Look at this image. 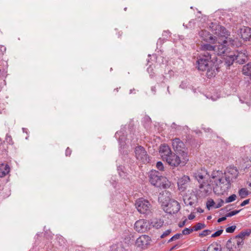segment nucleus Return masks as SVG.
<instances>
[{
  "label": "nucleus",
  "mask_w": 251,
  "mask_h": 251,
  "mask_svg": "<svg viewBox=\"0 0 251 251\" xmlns=\"http://www.w3.org/2000/svg\"><path fill=\"white\" fill-rule=\"evenodd\" d=\"M211 59V58L200 55L197 61L198 69L201 71H206V76L208 78L215 76L219 69L217 65Z\"/></svg>",
  "instance_id": "f257e3e1"
},
{
  "label": "nucleus",
  "mask_w": 251,
  "mask_h": 251,
  "mask_svg": "<svg viewBox=\"0 0 251 251\" xmlns=\"http://www.w3.org/2000/svg\"><path fill=\"white\" fill-rule=\"evenodd\" d=\"M232 243L233 246L235 249L237 250H240L244 244L243 239L239 238V237H236V236H235V237L228 240L226 244V247L229 250V251H231V250L233 249V247L232 245Z\"/></svg>",
  "instance_id": "9d476101"
},
{
  "label": "nucleus",
  "mask_w": 251,
  "mask_h": 251,
  "mask_svg": "<svg viewBox=\"0 0 251 251\" xmlns=\"http://www.w3.org/2000/svg\"><path fill=\"white\" fill-rule=\"evenodd\" d=\"M195 216L193 214H190L189 215L188 218L189 220H193L195 218Z\"/></svg>",
  "instance_id": "4d7b16f0"
},
{
  "label": "nucleus",
  "mask_w": 251,
  "mask_h": 251,
  "mask_svg": "<svg viewBox=\"0 0 251 251\" xmlns=\"http://www.w3.org/2000/svg\"><path fill=\"white\" fill-rule=\"evenodd\" d=\"M197 212H199V213H202V212H203V209H201V208H200V207L198 208H197Z\"/></svg>",
  "instance_id": "13d9d810"
},
{
  "label": "nucleus",
  "mask_w": 251,
  "mask_h": 251,
  "mask_svg": "<svg viewBox=\"0 0 251 251\" xmlns=\"http://www.w3.org/2000/svg\"><path fill=\"white\" fill-rule=\"evenodd\" d=\"M147 71L151 78H153L154 76H155L156 73V68L155 65H154L153 67H152L151 65H150V66L147 69Z\"/></svg>",
  "instance_id": "473e14b6"
},
{
  "label": "nucleus",
  "mask_w": 251,
  "mask_h": 251,
  "mask_svg": "<svg viewBox=\"0 0 251 251\" xmlns=\"http://www.w3.org/2000/svg\"><path fill=\"white\" fill-rule=\"evenodd\" d=\"M180 208L179 203L176 201H173L168 205L163 207L162 209L167 213L172 215L177 213Z\"/></svg>",
  "instance_id": "ddd939ff"
},
{
  "label": "nucleus",
  "mask_w": 251,
  "mask_h": 251,
  "mask_svg": "<svg viewBox=\"0 0 251 251\" xmlns=\"http://www.w3.org/2000/svg\"><path fill=\"white\" fill-rule=\"evenodd\" d=\"M171 193L166 190L162 191V193L160 192L158 201L161 203L162 208L168 205V204L171 202Z\"/></svg>",
  "instance_id": "4468645a"
},
{
  "label": "nucleus",
  "mask_w": 251,
  "mask_h": 251,
  "mask_svg": "<svg viewBox=\"0 0 251 251\" xmlns=\"http://www.w3.org/2000/svg\"><path fill=\"white\" fill-rule=\"evenodd\" d=\"M200 50L201 51V55L211 58L212 55H215V47L210 44L205 43L201 45Z\"/></svg>",
  "instance_id": "1a4fd4ad"
},
{
  "label": "nucleus",
  "mask_w": 251,
  "mask_h": 251,
  "mask_svg": "<svg viewBox=\"0 0 251 251\" xmlns=\"http://www.w3.org/2000/svg\"><path fill=\"white\" fill-rule=\"evenodd\" d=\"M236 62L243 64L248 60L247 51L246 50H237L234 53Z\"/></svg>",
  "instance_id": "2eb2a0df"
},
{
  "label": "nucleus",
  "mask_w": 251,
  "mask_h": 251,
  "mask_svg": "<svg viewBox=\"0 0 251 251\" xmlns=\"http://www.w3.org/2000/svg\"><path fill=\"white\" fill-rule=\"evenodd\" d=\"M205 225L204 224L199 223L196 224L193 228L194 231H198L200 230L204 227H205Z\"/></svg>",
  "instance_id": "f704fd0d"
},
{
  "label": "nucleus",
  "mask_w": 251,
  "mask_h": 251,
  "mask_svg": "<svg viewBox=\"0 0 251 251\" xmlns=\"http://www.w3.org/2000/svg\"><path fill=\"white\" fill-rule=\"evenodd\" d=\"M190 181V177L185 175L178 179L177 181L178 189L182 192L186 190L187 185Z\"/></svg>",
  "instance_id": "aec40b11"
},
{
  "label": "nucleus",
  "mask_w": 251,
  "mask_h": 251,
  "mask_svg": "<svg viewBox=\"0 0 251 251\" xmlns=\"http://www.w3.org/2000/svg\"><path fill=\"white\" fill-rule=\"evenodd\" d=\"M240 211H241V210L232 211L230 212L227 213L226 215V217H230L233 216H234V215H236L237 214H238Z\"/></svg>",
  "instance_id": "ea45409f"
},
{
  "label": "nucleus",
  "mask_w": 251,
  "mask_h": 251,
  "mask_svg": "<svg viewBox=\"0 0 251 251\" xmlns=\"http://www.w3.org/2000/svg\"><path fill=\"white\" fill-rule=\"evenodd\" d=\"M162 37L160 38L158 40L161 43H163L164 41L167 40L171 36V32L169 30H165L162 33Z\"/></svg>",
  "instance_id": "c756f323"
},
{
  "label": "nucleus",
  "mask_w": 251,
  "mask_h": 251,
  "mask_svg": "<svg viewBox=\"0 0 251 251\" xmlns=\"http://www.w3.org/2000/svg\"><path fill=\"white\" fill-rule=\"evenodd\" d=\"M109 251H126L122 243L113 244L110 247Z\"/></svg>",
  "instance_id": "bb28decb"
},
{
  "label": "nucleus",
  "mask_w": 251,
  "mask_h": 251,
  "mask_svg": "<svg viewBox=\"0 0 251 251\" xmlns=\"http://www.w3.org/2000/svg\"><path fill=\"white\" fill-rule=\"evenodd\" d=\"M144 120L146 121L148 125L150 124L151 122V118L148 116L144 117Z\"/></svg>",
  "instance_id": "864d4df0"
},
{
  "label": "nucleus",
  "mask_w": 251,
  "mask_h": 251,
  "mask_svg": "<svg viewBox=\"0 0 251 251\" xmlns=\"http://www.w3.org/2000/svg\"><path fill=\"white\" fill-rule=\"evenodd\" d=\"M117 170L120 176L122 177L125 178L126 176L127 173L125 171V167L123 166H118Z\"/></svg>",
  "instance_id": "2f4dec72"
},
{
  "label": "nucleus",
  "mask_w": 251,
  "mask_h": 251,
  "mask_svg": "<svg viewBox=\"0 0 251 251\" xmlns=\"http://www.w3.org/2000/svg\"><path fill=\"white\" fill-rule=\"evenodd\" d=\"M126 127L124 126L121 128V130L117 131L115 133V137L118 140L120 148V152L121 154H127V151L126 149L129 148L128 144L129 143L128 139H126L125 135V130Z\"/></svg>",
  "instance_id": "39448f33"
},
{
  "label": "nucleus",
  "mask_w": 251,
  "mask_h": 251,
  "mask_svg": "<svg viewBox=\"0 0 251 251\" xmlns=\"http://www.w3.org/2000/svg\"><path fill=\"white\" fill-rule=\"evenodd\" d=\"M226 57L225 58V63L227 67L231 66L233 63L236 61L233 55H226Z\"/></svg>",
  "instance_id": "cd10ccee"
},
{
  "label": "nucleus",
  "mask_w": 251,
  "mask_h": 251,
  "mask_svg": "<svg viewBox=\"0 0 251 251\" xmlns=\"http://www.w3.org/2000/svg\"><path fill=\"white\" fill-rule=\"evenodd\" d=\"M177 245H175L173 247H172L171 249H170V251H172L173 250H174L175 249H176L177 248Z\"/></svg>",
  "instance_id": "680f3d73"
},
{
  "label": "nucleus",
  "mask_w": 251,
  "mask_h": 251,
  "mask_svg": "<svg viewBox=\"0 0 251 251\" xmlns=\"http://www.w3.org/2000/svg\"><path fill=\"white\" fill-rule=\"evenodd\" d=\"M27 129L26 128H23V131L24 132L27 133Z\"/></svg>",
  "instance_id": "338daca9"
},
{
  "label": "nucleus",
  "mask_w": 251,
  "mask_h": 251,
  "mask_svg": "<svg viewBox=\"0 0 251 251\" xmlns=\"http://www.w3.org/2000/svg\"><path fill=\"white\" fill-rule=\"evenodd\" d=\"M214 251H221V249L216 247L214 248Z\"/></svg>",
  "instance_id": "052dcab7"
},
{
  "label": "nucleus",
  "mask_w": 251,
  "mask_h": 251,
  "mask_svg": "<svg viewBox=\"0 0 251 251\" xmlns=\"http://www.w3.org/2000/svg\"><path fill=\"white\" fill-rule=\"evenodd\" d=\"M236 226H232L227 227L226 231L227 233H233L235 230Z\"/></svg>",
  "instance_id": "a19ab883"
},
{
  "label": "nucleus",
  "mask_w": 251,
  "mask_h": 251,
  "mask_svg": "<svg viewBox=\"0 0 251 251\" xmlns=\"http://www.w3.org/2000/svg\"><path fill=\"white\" fill-rule=\"evenodd\" d=\"M156 222L147 221L145 219H140L134 224V229L138 232H145L155 227Z\"/></svg>",
  "instance_id": "423d86ee"
},
{
  "label": "nucleus",
  "mask_w": 251,
  "mask_h": 251,
  "mask_svg": "<svg viewBox=\"0 0 251 251\" xmlns=\"http://www.w3.org/2000/svg\"><path fill=\"white\" fill-rule=\"evenodd\" d=\"M151 95H154L156 93V87L155 86H152L151 89Z\"/></svg>",
  "instance_id": "8fccbe9b"
},
{
  "label": "nucleus",
  "mask_w": 251,
  "mask_h": 251,
  "mask_svg": "<svg viewBox=\"0 0 251 251\" xmlns=\"http://www.w3.org/2000/svg\"><path fill=\"white\" fill-rule=\"evenodd\" d=\"M239 195L241 199L246 198L249 195V191L246 188H241L239 190Z\"/></svg>",
  "instance_id": "72a5a7b5"
},
{
  "label": "nucleus",
  "mask_w": 251,
  "mask_h": 251,
  "mask_svg": "<svg viewBox=\"0 0 251 251\" xmlns=\"http://www.w3.org/2000/svg\"><path fill=\"white\" fill-rule=\"evenodd\" d=\"M151 241L150 237L146 235H142L136 239L135 246L139 250L141 251L147 248Z\"/></svg>",
  "instance_id": "9b49d317"
},
{
  "label": "nucleus",
  "mask_w": 251,
  "mask_h": 251,
  "mask_svg": "<svg viewBox=\"0 0 251 251\" xmlns=\"http://www.w3.org/2000/svg\"><path fill=\"white\" fill-rule=\"evenodd\" d=\"M236 195L235 194H232L226 199L225 202H226V203L231 202L235 201L236 200Z\"/></svg>",
  "instance_id": "c9c22d12"
},
{
  "label": "nucleus",
  "mask_w": 251,
  "mask_h": 251,
  "mask_svg": "<svg viewBox=\"0 0 251 251\" xmlns=\"http://www.w3.org/2000/svg\"><path fill=\"white\" fill-rule=\"evenodd\" d=\"M152 57L154 58H157V56L156 54H153L152 55Z\"/></svg>",
  "instance_id": "774afa93"
},
{
  "label": "nucleus",
  "mask_w": 251,
  "mask_h": 251,
  "mask_svg": "<svg viewBox=\"0 0 251 251\" xmlns=\"http://www.w3.org/2000/svg\"><path fill=\"white\" fill-rule=\"evenodd\" d=\"M136 207L141 214L149 215L151 213L152 207L149 201L143 198L137 200L135 203Z\"/></svg>",
  "instance_id": "0eeeda50"
},
{
  "label": "nucleus",
  "mask_w": 251,
  "mask_h": 251,
  "mask_svg": "<svg viewBox=\"0 0 251 251\" xmlns=\"http://www.w3.org/2000/svg\"><path fill=\"white\" fill-rule=\"evenodd\" d=\"M214 204H215V202L213 200L210 199V200H208L206 203L207 208L208 210H210V207H211L212 206H213L214 205Z\"/></svg>",
  "instance_id": "58836bf2"
},
{
  "label": "nucleus",
  "mask_w": 251,
  "mask_h": 251,
  "mask_svg": "<svg viewBox=\"0 0 251 251\" xmlns=\"http://www.w3.org/2000/svg\"><path fill=\"white\" fill-rule=\"evenodd\" d=\"M164 169V167L163 163L161 161H158V170L160 171H163Z\"/></svg>",
  "instance_id": "09e8293b"
},
{
  "label": "nucleus",
  "mask_w": 251,
  "mask_h": 251,
  "mask_svg": "<svg viewBox=\"0 0 251 251\" xmlns=\"http://www.w3.org/2000/svg\"><path fill=\"white\" fill-rule=\"evenodd\" d=\"M194 176L201 184L205 183V180L208 177V175L205 170L201 169L194 173Z\"/></svg>",
  "instance_id": "a211bd4d"
},
{
  "label": "nucleus",
  "mask_w": 251,
  "mask_h": 251,
  "mask_svg": "<svg viewBox=\"0 0 251 251\" xmlns=\"http://www.w3.org/2000/svg\"><path fill=\"white\" fill-rule=\"evenodd\" d=\"M242 73L246 75H251V63H249L243 66Z\"/></svg>",
  "instance_id": "c85d7f7f"
},
{
  "label": "nucleus",
  "mask_w": 251,
  "mask_h": 251,
  "mask_svg": "<svg viewBox=\"0 0 251 251\" xmlns=\"http://www.w3.org/2000/svg\"><path fill=\"white\" fill-rule=\"evenodd\" d=\"M149 181L151 184L156 186L157 184V171L155 170H152L149 172Z\"/></svg>",
  "instance_id": "393cba45"
},
{
  "label": "nucleus",
  "mask_w": 251,
  "mask_h": 251,
  "mask_svg": "<svg viewBox=\"0 0 251 251\" xmlns=\"http://www.w3.org/2000/svg\"><path fill=\"white\" fill-rule=\"evenodd\" d=\"M172 145L174 150L177 153H179L181 155L187 153L185 144L179 138H176L172 140Z\"/></svg>",
  "instance_id": "6e6552de"
},
{
  "label": "nucleus",
  "mask_w": 251,
  "mask_h": 251,
  "mask_svg": "<svg viewBox=\"0 0 251 251\" xmlns=\"http://www.w3.org/2000/svg\"><path fill=\"white\" fill-rule=\"evenodd\" d=\"M1 51H5V50H6V48H5V47H3H3H1Z\"/></svg>",
  "instance_id": "e2e57ef3"
},
{
  "label": "nucleus",
  "mask_w": 251,
  "mask_h": 251,
  "mask_svg": "<svg viewBox=\"0 0 251 251\" xmlns=\"http://www.w3.org/2000/svg\"><path fill=\"white\" fill-rule=\"evenodd\" d=\"M172 183L167 177L158 175V187L166 189L171 187Z\"/></svg>",
  "instance_id": "6ab92c4d"
},
{
  "label": "nucleus",
  "mask_w": 251,
  "mask_h": 251,
  "mask_svg": "<svg viewBox=\"0 0 251 251\" xmlns=\"http://www.w3.org/2000/svg\"><path fill=\"white\" fill-rule=\"evenodd\" d=\"M226 217H226V216L225 217H222L221 218H219L218 220V222L220 223L222 221L226 220Z\"/></svg>",
  "instance_id": "6e6d98bb"
},
{
  "label": "nucleus",
  "mask_w": 251,
  "mask_h": 251,
  "mask_svg": "<svg viewBox=\"0 0 251 251\" xmlns=\"http://www.w3.org/2000/svg\"><path fill=\"white\" fill-rule=\"evenodd\" d=\"M159 152L163 160H165V157L169 156L172 152L169 146L165 144L160 146Z\"/></svg>",
  "instance_id": "412c9836"
},
{
  "label": "nucleus",
  "mask_w": 251,
  "mask_h": 251,
  "mask_svg": "<svg viewBox=\"0 0 251 251\" xmlns=\"http://www.w3.org/2000/svg\"><path fill=\"white\" fill-rule=\"evenodd\" d=\"M135 156L137 159L142 163H148L150 161L146 151L141 146H138L135 150Z\"/></svg>",
  "instance_id": "f8f14e48"
},
{
  "label": "nucleus",
  "mask_w": 251,
  "mask_h": 251,
  "mask_svg": "<svg viewBox=\"0 0 251 251\" xmlns=\"http://www.w3.org/2000/svg\"><path fill=\"white\" fill-rule=\"evenodd\" d=\"M224 202V201L223 200L221 199L220 201L217 204L215 205V206H214L215 208H218L221 207L223 205Z\"/></svg>",
  "instance_id": "de8ad7c7"
},
{
  "label": "nucleus",
  "mask_w": 251,
  "mask_h": 251,
  "mask_svg": "<svg viewBox=\"0 0 251 251\" xmlns=\"http://www.w3.org/2000/svg\"><path fill=\"white\" fill-rule=\"evenodd\" d=\"M251 233V229H247L245 230L241 231L239 234L236 235V237H239L241 239H243L245 237L249 236Z\"/></svg>",
  "instance_id": "7c9ffc66"
},
{
  "label": "nucleus",
  "mask_w": 251,
  "mask_h": 251,
  "mask_svg": "<svg viewBox=\"0 0 251 251\" xmlns=\"http://www.w3.org/2000/svg\"><path fill=\"white\" fill-rule=\"evenodd\" d=\"M71 153V150L69 149V148H67L66 150V152H65L66 155L67 156H69V155H70Z\"/></svg>",
  "instance_id": "603ef678"
},
{
  "label": "nucleus",
  "mask_w": 251,
  "mask_h": 251,
  "mask_svg": "<svg viewBox=\"0 0 251 251\" xmlns=\"http://www.w3.org/2000/svg\"><path fill=\"white\" fill-rule=\"evenodd\" d=\"M171 232V229H169L165 231L161 235L160 238H163L164 237L168 236Z\"/></svg>",
  "instance_id": "c03bdc74"
},
{
  "label": "nucleus",
  "mask_w": 251,
  "mask_h": 251,
  "mask_svg": "<svg viewBox=\"0 0 251 251\" xmlns=\"http://www.w3.org/2000/svg\"><path fill=\"white\" fill-rule=\"evenodd\" d=\"M230 44L233 47H238L241 45V43L238 41V39L229 38V40H224L222 43L218 45L215 46V55L226 56L229 52V49L227 46Z\"/></svg>",
  "instance_id": "7ed1b4c3"
},
{
  "label": "nucleus",
  "mask_w": 251,
  "mask_h": 251,
  "mask_svg": "<svg viewBox=\"0 0 251 251\" xmlns=\"http://www.w3.org/2000/svg\"><path fill=\"white\" fill-rule=\"evenodd\" d=\"M176 124L174 123H173V124H172V127L173 128H176Z\"/></svg>",
  "instance_id": "69168bd1"
},
{
  "label": "nucleus",
  "mask_w": 251,
  "mask_h": 251,
  "mask_svg": "<svg viewBox=\"0 0 251 251\" xmlns=\"http://www.w3.org/2000/svg\"><path fill=\"white\" fill-rule=\"evenodd\" d=\"M241 38L245 41L251 40V28L249 27H244L241 29Z\"/></svg>",
  "instance_id": "5701e85b"
},
{
  "label": "nucleus",
  "mask_w": 251,
  "mask_h": 251,
  "mask_svg": "<svg viewBox=\"0 0 251 251\" xmlns=\"http://www.w3.org/2000/svg\"><path fill=\"white\" fill-rule=\"evenodd\" d=\"M199 36L201 40L211 44H215L217 39L216 37L212 36L209 32L202 30L199 32Z\"/></svg>",
  "instance_id": "f3484780"
},
{
  "label": "nucleus",
  "mask_w": 251,
  "mask_h": 251,
  "mask_svg": "<svg viewBox=\"0 0 251 251\" xmlns=\"http://www.w3.org/2000/svg\"><path fill=\"white\" fill-rule=\"evenodd\" d=\"M10 172V167L7 164L0 165V177H2L7 175Z\"/></svg>",
  "instance_id": "a878e982"
},
{
  "label": "nucleus",
  "mask_w": 251,
  "mask_h": 251,
  "mask_svg": "<svg viewBox=\"0 0 251 251\" xmlns=\"http://www.w3.org/2000/svg\"><path fill=\"white\" fill-rule=\"evenodd\" d=\"M181 156V159L176 153L172 152L169 156L165 157V160L172 167H177L179 165L183 166L189 160L188 153L183 154V155Z\"/></svg>",
  "instance_id": "20e7f679"
},
{
  "label": "nucleus",
  "mask_w": 251,
  "mask_h": 251,
  "mask_svg": "<svg viewBox=\"0 0 251 251\" xmlns=\"http://www.w3.org/2000/svg\"><path fill=\"white\" fill-rule=\"evenodd\" d=\"M5 141L9 144H12V139L11 136L7 134L6 135V137H5Z\"/></svg>",
  "instance_id": "49530a36"
},
{
  "label": "nucleus",
  "mask_w": 251,
  "mask_h": 251,
  "mask_svg": "<svg viewBox=\"0 0 251 251\" xmlns=\"http://www.w3.org/2000/svg\"><path fill=\"white\" fill-rule=\"evenodd\" d=\"M186 222V219H185V220H184V221H182V222L178 224V226H179V227H183V226H184V225H185Z\"/></svg>",
  "instance_id": "5fc2aeb1"
},
{
  "label": "nucleus",
  "mask_w": 251,
  "mask_h": 251,
  "mask_svg": "<svg viewBox=\"0 0 251 251\" xmlns=\"http://www.w3.org/2000/svg\"><path fill=\"white\" fill-rule=\"evenodd\" d=\"M188 82L187 81H183L181 82L179 87L182 89H185L187 88Z\"/></svg>",
  "instance_id": "a18cd8bd"
},
{
  "label": "nucleus",
  "mask_w": 251,
  "mask_h": 251,
  "mask_svg": "<svg viewBox=\"0 0 251 251\" xmlns=\"http://www.w3.org/2000/svg\"><path fill=\"white\" fill-rule=\"evenodd\" d=\"M211 230L208 229L204 230L200 234V236L203 237L208 235L211 233Z\"/></svg>",
  "instance_id": "79ce46f5"
},
{
  "label": "nucleus",
  "mask_w": 251,
  "mask_h": 251,
  "mask_svg": "<svg viewBox=\"0 0 251 251\" xmlns=\"http://www.w3.org/2000/svg\"><path fill=\"white\" fill-rule=\"evenodd\" d=\"M199 188L200 193L201 194L202 196H206L211 189L210 185L206 183L200 184Z\"/></svg>",
  "instance_id": "b1692460"
},
{
  "label": "nucleus",
  "mask_w": 251,
  "mask_h": 251,
  "mask_svg": "<svg viewBox=\"0 0 251 251\" xmlns=\"http://www.w3.org/2000/svg\"><path fill=\"white\" fill-rule=\"evenodd\" d=\"M193 228L189 227V228H185L182 231V235H188L191 232L193 231Z\"/></svg>",
  "instance_id": "e433bc0d"
},
{
  "label": "nucleus",
  "mask_w": 251,
  "mask_h": 251,
  "mask_svg": "<svg viewBox=\"0 0 251 251\" xmlns=\"http://www.w3.org/2000/svg\"><path fill=\"white\" fill-rule=\"evenodd\" d=\"M182 236V234L176 233L172 236L169 240L168 242H171L173 241L179 239Z\"/></svg>",
  "instance_id": "4c0bfd02"
},
{
  "label": "nucleus",
  "mask_w": 251,
  "mask_h": 251,
  "mask_svg": "<svg viewBox=\"0 0 251 251\" xmlns=\"http://www.w3.org/2000/svg\"><path fill=\"white\" fill-rule=\"evenodd\" d=\"M203 129L205 132H210L211 130V129L209 128H203Z\"/></svg>",
  "instance_id": "bf43d9fd"
},
{
  "label": "nucleus",
  "mask_w": 251,
  "mask_h": 251,
  "mask_svg": "<svg viewBox=\"0 0 251 251\" xmlns=\"http://www.w3.org/2000/svg\"><path fill=\"white\" fill-rule=\"evenodd\" d=\"M215 33L218 36L225 37L226 39V40H229V38L228 39L227 37L228 35V32L224 26L220 25H217L215 27Z\"/></svg>",
  "instance_id": "4be33fe9"
},
{
  "label": "nucleus",
  "mask_w": 251,
  "mask_h": 251,
  "mask_svg": "<svg viewBox=\"0 0 251 251\" xmlns=\"http://www.w3.org/2000/svg\"><path fill=\"white\" fill-rule=\"evenodd\" d=\"M250 200L247 199L245 201H244L240 204L241 206H244L246 205V204H248L249 203Z\"/></svg>",
  "instance_id": "3c124183"
},
{
  "label": "nucleus",
  "mask_w": 251,
  "mask_h": 251,
  "mask_svg": "<svg viewBox=\"0 0 251 251\" xmlns=\"http://www.w3.org/2000/svg\"><path fill=\"white\" fill-rule=\"evenodd\" d=\"M211 177L214 179L216 184V189L219 187L221 188L220 193L223 194L228 190L230 188L232 181L227 179L225 176L224 177L223 174L221 171H214L211 174Z\"/></svg>",
  "instance_id": "f03ea898"
},
{
  "label": "nucleus",
  "mask_w": 251,
  "mask_h": 251,
  "mask_svg": "<svg viewBox=\"0 0 251 251\" xmlns=\"http://www.w3.org/2000/svg\"><path fill=\"white\" fill-rule=\"evenodd\" d=\"M223 232V229H220L212 234L211 237H216L219 236Z\"/></svg>",
  "instance_id": "37998d69"
},
{
  "label": "nucleus",
  "mask_w": 251,
  "mask_h": 251,
  "mask_svg": "<svg viewBox=\"0 0 251 251\" xmlns=\"http://www.w3.org/2000/svg\"><path fill=\"white\" fill-rule=\"evenodd\" d=\"M238 174L239 172L237 168L232 166L227 167L225 173V175L227 179H229L232 182L237 178Z\"/></svg>",
  "instance_id": "dca6fc26"
},
{
  "label": "nucleus",
  "mask_w": 251,
  "mask_h": 251,
  "mask_svg": "<svg viewBox=\"0 0 251 251\" xmlns=\"http://www.w3.org/2000/svg\"><path fill=\"white\" fill-rule=\"evenodd\" d=\"M218 98H219L218 97H217L216 98H213V97H211V100H216Z\"/></svg>",
  "instance_id": "0e129e2a"
}]
</instances>
